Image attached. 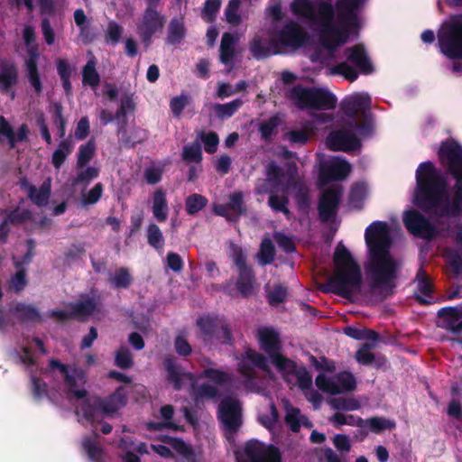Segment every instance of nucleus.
Returning <instances> with one entry per match:
<instances>
[{
    "mask_svg": "<svg viewBox=\"0 0 462 462\" xmlns=\"http://www.w3.org/2000/svg\"><path fill=\"white\" fill-rule=\"evenodd\" d=\"M439 157L456 180L454 189L448 190L445 179L431 162L420 163L416 171L417 188L412 202L428 212L430 219L415 209L406 210L402 217L407 230L424 239L442 236L449 218L462 212V147L454 141L444 142Z\"/></svg>",
    "mask_w": 462,
    "mask_h": 462,
    "instance_id": "obj_1",
    "label": "nucleus"
},
{
    "mask_svg": "<svg viewBox=\"0 0 462 462\" xmlns=\"http://www.w3.org/2000/svg\"><path fill=\"white\" fill-rule=\"evenodd\" d=\"M368 1L337 0L332 6L328 2L314 5L310 0H292L290 10L311 23L319 40L318 58L330 60L338 56L341 45L358 35L363 23L360 11Z\"/></svg>",
    "mask_w": 462,
    "mask_h": 462,
    "instance_id": "obj_2",
    "label": "nucleus"
},
{
    "mask_svg": "<svg viewBox=\"0 0 462 462\" xmlns=\"http://www.w3.org/2000/svg\"><path fill=\"white\" fill-rule=\"evenodd\" d=\"M52 376L64 380L62 393L75 405L78 420L97 428L104 417H113L126 404V390L118 387L114 393L104 400L88 396L85 389L86 373L82 369H68L57 360H51L44 378Z\"/></svg>",
    "mask_w": 462,
    "mask_h": 462,
    "instance_id": "obj_3",
    "label": "nucleus"
},
{
    "mask_svg": "<svg viewBox=\"0 0 462 462\" xmlns=\"http://www.w3.org/2000/svg\"><path fill=\"white\" fill-rule=\"evenodd\" d=\"M394 225L383 221L370 224L365 233V240L368 249L365 263L366 279L371 293L379 299H384L394 287L397 263L389 251L391 233Z\"/></svg>",
    "mask_w": 462,
    "mask_h": 462,
    "instance_id": "obj_4",
    "label": "nucleus"
},
{
    "mask_svg": "<svg viewBox=\"0 0 462 462\" xmlns=\"http://www.w3.org/2000/svg\"><path fill=\"white\" fill-rule=\"evenodd\" d=\"M371 99L366 93L347 96L342 104V112L346 116L343 129L331 132L326 145L334 151L352 152L360 147L361 138L369 136L372 125L368 121Z\"/></svg>",
    "mask_w": 462,
    "mask_h": 462,
    "instance_id": "obj_5",
    "label": "nucleus"
},
{
    "mask_svg": "<svg viewBox=\"0 0 462 462\" xmlns=\"http://www.w3.org/2000/svg\"><path fill=\"white\" fill-rule=\"evenodd\" d=\"M168 379L176 389L187 387L196 402L214 399L217 393L233 387L232 378L216 369L206 370L198 379L184 372L172 360L167 361Z\"/></svg>",
    "mask_w": 462,
    "mask_h": 462,
    "instance_id": "obj_6",
    "label": "nucleus"
},
{
    "mask_svg": "<svg viewBox=\"0 0 462 462\" xmlns=\"http://www.w3.org/2000/svg\"><path fill=\"white\" fill-rule=\"evenodd\" d=\"M350 171V164L342 157H332L321 163L319 186L322 192L319 211L323 221L334 217L341 196V186L337 181L346 178Z\"/></svg>",
    "mask_w": 462,
    "mask_h": 462,
    "instance_id": "obj_7",
    "label": "nucleus"
},
{
    "mask_svg": "<svg viewBox=\"0 0 462 462\" xmlns=\"http://www.w3.org/2000/svg\"><path fill=\"white\" fill-rule=\"evenodd\" d=\"M257 338L261 348L269 355L270 361L284 380L291 386L308 390L312 383L311 376L304 367L297 366L280 354L281 342L278 333L273 328L260 327L257 329Z\"/></svg>",
    "mask_w": 462,
    "mask_h": 462,
    "instance_id": "obj_8",
    "label": "nucleus"
},
{
    "mask_svg": "<svg viewBox=\"0 0 462 462\" xmlns=\"http://www.w3.org/2000/svg\"><path fill=\"white\" fill-rule=\"evenodd\" d=\"M333 263L334 271L328 282L329 290L346 298L359 293L362 286L361 268L344 245H337Z\"/></svg>",
    "mask_w": 462,
    "mask_h": 462,
    "instance_id": "obj_9",
    "label": "nucleus"
},
{
    "mask_svg": "<svg viewBox=\"0 0 462 462\" xmlns=\"http://www.w3.org/2000/svg\"><path fill=\"white\" fill-rule=\"evenodd\" d=\"M307 34L296 23H288L282 30L273 32L269 38L257 35L250 45L254 58L262 59L278 53L293 51L306 42Z\"/></svg>",
    "mask_w": 462,
    "mask_h": 462,
    "instance_id": "obj_10",
    "label": "nucleus"
},
{
    "mask_svg": "<svg viewBox=\"0 0 462 462\" xmlns=\"http://www.w3.org/2000/svg\"><path fill=\"white\" fill-rule=\"evenodd\" d=\"M339 47V53L336 59L330 60H323L319 59V50L311 55L313 61H319L328 67V71L332 75H340L346 79L354 81L358 77V71L363 74H370L374 68L372 62L363 45L357 44L345 50L344 54L346 60L339 61L342 58V47Z\"/></svg>",
    "mask_w": 462,
    "mask_h": 462,
    "instance_id": "obj_11",
    "label": "nucleus"
},
{
    "mask_svg": "<svg viewBox=\"0 0 462 462\" xmlns=\"http://www.w3.org/2000/svg\"><path fill=\"white\" fill-rule=\"evenodd\" d=\"M300 108L332 109L337 103L336 97L325 88L294 87L289 96Z\"/></svg>",
    "mask_w": 462,
    "mask_h": 462,
    "instance_id": "obj_12",
    "label": "nucleus"
},
{
    "mask_svg": "<svg viewBox=\"0 0 462 462\" xmlns=\"http://www.w3.org/2000/svg\"><path fill=\"white\" fill-rule=\"evenodd\" d=\"M295 171L291 170L289 176L280 175L276 172V167L270 165L268 168V180L264 182L266 188L262 187L260 184L257 186V191L259 193L270 192L269 206L275 211H282L284 214H288L287 208L288 200L284 196H277L274 194L275 191L280 189L282 191L289 192L291 189L290 180H294Z\"/></svg>",
    "mask_w": 462,
    "mask_h": 462,
    "instance_id": "obj_13",
    "label": "nucleus"
},
{
    "mask_svg": "<svg viewBox=\"0 0 462 462\" xmlns=\"http://www.w3.org/2000/svg\"><path fill=\"white\" fill-rule=\"evenodd\" d=\"M439 51L448 59H462V15L444 23L438 31Z\"/></svg>",
    "mask_w": 462,
    "mask_h": 462,
    "instance_id": "obj_14",
    "label": "nucleus"
},
{
    "mask_svg": "<svg viewBox=\"0 0 462 462\" xmlns=\"http://www.w3.org/2000/svg\"><path fill=\"white\" fill-rule=\"evenodd\" d=\"M332 116L328 114L315 116L313 121H306L289 128L284 134V140L291 144L302 145L307 143L315 134L320 124L330 122Z\"/></svg>",
    "mask_w": 462,
    "mask_h": 462,
    "instance_id": "obj_15",
    "label": "nucleus"
},
{
    "mask_svg": "<svg viewBox=\"0 0 462 462\" xmlns=\"http://www.w3.org/2000/svg\"><path fill=\"white\" fill-rule=\"evenodd\" d=\"M268 363V360L255 351L252 349L245 351L238 363V369L243 376L240 384L246 390L258 392V387L253 382L254 376V368L258 367L269 373Z\"/></svg>",
    "mask_w": 462,
    "mask_h": 462,
    "instance_id": "obj_16",
    "label": "nucleus"
},
{
    "mask_svg": "<svg viewBox=\"0 0 462 462\" xmlns=\"http://www.w3.org/2000/svg\"><path fill=\"white\" fill-rule=\"evenodd\" d=\"M33 245L31 242L21 244L15 249L13 254L14 264L16 268V273L12 276L9 282V289L14 291L23 290L26 285L25 272L23 267V264H27L32 258V251Z\"/></svg>",
    "mask_w": 462,
    "mask_h": 462,
    "instance_id": "obj_17",
    "label": "nucleus"
},
{
    "mask_svg": "<svg viewBox=\"0 0 462 462\" xmlns=\"http://www.w3.org/2000/svg\"><path fill=\"white\" fill-rule=\"evenodd\" d=\"M316 384L325 393L337 394L353 391L356 387V380L347 372H343L331 377L321 374L316 378Z\"/></svg>",
    "mask_w": 462,
    "mask_h": 462,
    "instance_id": "obj_18",
    "label": "nucleus"
},
{
    "mask_svg": "<svg viewBox=\"0 0 462 462\" xmlns=\"http://www.w3.org/2000/svg\"><path fill=\"white\" fill-rule=\"evenodd\" d=\"M23 40L30 54V58L26 60L28 79L34 90L40 93L42 91V83L36 64L38 53L36 46L33 45L34 32L31 26H25L23 30Z\"/></svg>",
    "mask_w": 462,
    "mask_h": 462,
    "instance_id": "obj_19",
    "label": "nucleus"
},
{
    "mask_svg": "<svg viewBox=\"0 0 462 462\" xmlns=\"http://www.w3.org/2000/svg\"><path fill=\"white\" fill-rule=\"evenodd\" d=\"M245 452L251 462H282L278 448L258 440L249 441L245 445Z\"/></svg>",
    "mask_w": 462,
    "mask_h": 462,
    "instance_id": "obj_20",
    "label": "nucleus"
},
{
    "mask_svg": "<svg viewBox=\"0 0 462 462\" xmlns=\"http://www.w3.org/2000/svg\"><path fill=\"white\" fill-rule=\"evenodd\" d=\"M218 417L226 430H236L241 425V407L239 402L230 397L223 399L218 407Z\"/></svg>",
    "mask_w": 462,
    "mask_h": 462,
    "instance_id": "obj_21",
    "label": "nucleus"
},
{
    "mask_svg": "<svg viewBox=\"0 0 462 462\" xmlns=\"http://www.w3.org/2000/svg\"><path fill=\"white\" fill-rule=\"evenodd\" d=\"M229 254L236 263L239 271L237 290L244 296H248L253 291L254 282L250 270L245 265L244 254L238 246L231 245Z\"/></svg>",
    "mask_w": 462,
    "mask_h": 462,
    "instance_id": "obj_22",
    "label": "nucleus"
},
{
    "mask_svg": "<svg viewBox=\"0 0 462 462\" xmlns=\"http://www.w3.org/2000/svg\"><path fill=\"white\" fill-rule=\"evenodd\" d=\"M97 308V301L94 297H85L76 304H69L62 310H53L52 316L59 320L70 317L82 318L94 312Z\"/></svg>",
    "mask_w": 462,
    "mask_h": 462,
    "instance_id": "obj_23",
    "label": "nucleus"
},
{
    "mask_svg": "<svg viewBox=\"0 0 462 462\" xmlns=\"http://www.w3.org/2000/svg\"><path fill=\"white\" fill-rule=\"evenodd\" d=\"M439 327L455 334L462 333V307L444 308L438 313Z\"/></svg>",
    "mask_w": 462,
    "mask_h": 462,
    "instance_id": "obj_24",
    "label": "nucleus"
},
{
    "mask_svg": "<svg viewBox=\"0 0 462 462\" xmlns=\"http://www.w3.org/2000/svg\"><path fill=\"white\" fill-rule=\"evenodd\" d=\"M29 220L36 223L34 217L25 208H19L9 215L0 210V244L5 241L11 223H26Z\"/></svg>",
    "mask_w": 462,
    "mask_h": 462,
    "instance_id": "obj_25",
    "label": "nucleus"
},
{
    "mask_svg": "<svg viewBox=\"0 0 462 462\" xmlns=\"http://www.w3.org/2000/svg\"><path fill=\"white\" fill-rule=\"evenodd\" d=\"M17 82V72L11 63L0 64V91L6 94L11 99L15 97L14 87Z\"/></svg>",
    "mask_w": 462,
    "mask_h": 462,
    "instance_id": "obj_26",
    "label": "nucleus"
},
{
    "mask_svg": "<svg viewBox=\"0 0 462 462\" xmlns=\"http://www.w3.org/2000/svg\"><path fill=\"white\" fill-rule=\"evenodd\" d=\"M119 448L122 451V459L125 462H140L139 457L134 453V451H136L139 454L148 453V448L144 443H135L133 440V438L129 435H125L121 439Z\"/></svg>",
    "mask_w": 462,
    "mask_h": 462,
    "instance_id": "obj_27",
    "label": "nucleus"
},
{
    "mask_svg": "<svg viewBox=\"0 0 462 462\" xmlns=\"http://www.w3.org/2000/svg\"><path fill=\"white\" fill-rule=\"evenodd\" d=\"M27 134L28 128L25 125H21L14 132L6 120L3 116L0 117V143H6L10 147H14L17 142L26 138Z\"/></svg>",
    "mask_w": 462,
    "mask_h": 462,
    "instance_id": "obj_28",
    "label": "nucleus"
},
{
    "mask_svg": "<svg viewBox=\"0 0 462 462\" xmlns=\"http://www.w3.org/2000/svg\"><path fill=\"white\" fill-rule=\"evenodd\" d=\"M20 185L34 204L38 206H43L47 204L51 193L50 180H46L39 189H36L26 180H21Z\"/></svg>",
    "mask_w": 462,
    "mask_h": 462,
    "instance_id": "obj_29",
    "label": "nucleus"
},
{
    "mask_svg": "<svg viewBox=\"0 0 462 462\" xmlns=\"http://www.w3.org/2000/svg\"><path fill=\"white\" fill-rule=\"evenodd\" d=\"M214 211L219 216L226 217L229 220L235 219L244 212L243 199L241 193H234L230 196V201L227 205H215Z\"/></svg>",
    "mask_w": 462,
    "mask_h": 462,
    "instance_id": "obj_30",
    "label": "nucleus"
},
{
    "mask_svg": "<svg viewBox=\"0 0 462 462\" xmlns=\"http://www.w3.org/2000/svg\"><path fill=\"white\" fill-rule=\"evenodd\" d=\"M444 256L448 263L457 273H462V229H458L455 235L454 247L445 250Z\"/></svg>",
    "mask_w": 462,
    "mask_h": 462,
    "instance_id": "obj_31",
    "label": "nucleus"
},
{
    "mask_svg": "<svg viewBox=\"0 0 462 462\" xmlns=\"http://www.w3.org/2000/svg\"><path fill=\"white\" fill-rule=\"evenodd\" d=\"M285 422L292 431L296 432L300 430L302 426L307 428H310L312 426L310 420L301 414L298 408H295L287 402L285 403Z\"/></svg>",
    "mask_w": 462,
    "mask_h": 462,
    "instance_id": "obj_32",
    "label": "nucleus"
},
{
    "mask_svg": "<svg viewBox=\"0 0 462 462\" xmlns=\"http://www.w3.org/2000/svg\"><path fill=\"white\" fill-rule=\"evenodd\" d=\"M161 439L171 447L185 462H196V454L192 450V448L185 444L180 439H177L174 438L162 436Z\"/></svg>",
    "mask_w": 462,
    "mask_h": 462,
    "instance_id": "obj_33",
    "label": "nucleus"
},
{
    "mask_svg": "<svg viewBox=\"0 0 462 462\" xmlns=\"http://www.w3.org/2000/svg\"><path fill=\"white\" fill-rule=\"evenodd\" d=\"M162 26V19L159 14L152 9H148L143 16V22L139 26L141 32L145 38L159 30Z\"/></svg>",
    "mask_w": 462,
    "mask_h": 462,
    "instance_id": "obj_34",
    "label": "nucleus"
},
{
    "mask_svg": "<svg viewBox=\"0 0 462 462\" xmlns=\"http://www.w3.org/2000/svg\"><path fill=\"white\" fill-rule=\"evenodd\" d=\"M236 42L230 33H225L222 37L220 45V60L221 62L226 66H228V69H231L234 58V45Z\"/></svg>",
    "mask_w": 462,
    "mask_h": 462,
    "instance_id": "obj_35",
    "label": "nucleus"
},
{
    "mask_svg": "<svg viewBox=\"0 0 462 462\" xmlns=\"http://www.w3.org/2000/svg\"><path fill=\"white\" fill-rule=\"evenodd\" d=\"M396 426L395 421L383 417H373L365 420V428L367 431L373 433H381L383 430H391Z\"/></svg>",
    "mask_w": 462,
    "mask_h": 462,
    "instance_id": "obj_36",
    "label": "nucleus"
},
{
    "mask_svg": "<svg viewBox=\"0 0 462 462\" xmlns=\"http://www.w3.org/2000/svg\"><path fill=\"white\" fill-rule=\"evenodd\" d=\"M331 409L335 411H353L361 408L362 404L359 399L355 397H336L328 402Z\"/></svg>",
    "mask_w": 462,
    "mask_h": 462,
    "instance_id": "obj_37",
    "label": "nucleus"
},
{
    "mask_svg": "<svg viewBox=\"0 0 462 462\" xmlns=\"http://www.w3.org/2000/svg\"><path fill=\"white\" fill-rule=\"evenodd\" d=\"M152 213L158 221H164L168 217L166 197L162 190H157L153 194Z\"/></svg>",
    "mask_w": 462,
    "mask_h": 462,
    "instance_id": "obj_38",
    "label": "nucleus"
},
{
    "mask_svg": "<svg viewBox=\"0 0 462 462\" xmlns=\"http://www.w3.org/2000/svg\"><path fill=\"white\" fill-rule=\"evenodd\" d=\"M73 143L70 138L61 141L52 154V164L56 169H60L65 162L68 155L72 152Z\"/></svg>",
    "mask_w": 462,
    "mask_h": 462,
    "instance_id": "obj_39",
    "label": "nucleus"
},
{
    "mask_svg": "<svg viewBox=\"0 0 462 462\" xmlns=\"http://www.w3.org/2000/svg\"><path fill=\"white\" fill-rule=\"evenodd\" d=\"M418 288L416 291L417 299L423 302H430V293L432 291L431 282L429 278L424 274L422 271H420L417 274Z\"/></svg>",
    "mask_w": 462,
    "mask_h": 462,
    "instance_id": "obj_40",
    "label": "nucleus"
},
{
    "mask_svg": "<svg viewBox=\"0 0 462 462\" xmlns=\"http://www.w3.org/2000/svg\"><path fill=\"white\" fill-rule=\"evenodd\" d=\"M99 175V169L97 167H87V168H79L77 171V175L73 180L72 184L74 186L78 185H88L93 180L97 178Z\"/></svg>",
    "mask_w": 462,
    "mask_h": 462,
    "instance_id": "obj_41",
    "label": "nucleus"
},
{
    "mask_svg": "<svg viewBox=\"0 0 462 462\" xmlns=\"http://www.w3.org/2000/svg\"><path fill=\"white\" fill-rule=\"evenodd\" d=\"M368 195V185L365 182H358L353 186L350 191L349 201L353 207L358 208Z\"/></svg>",
    "mask_w": 462,
    "mask_h": 462,
    "instance_id": "obj_42",
    "label": "nucleus"
},
{
    "mask_svg": "<svg viewBox=\"0 0 462 462\" xmlns=\"http://www.w3.org/2000/svg\"><path fill=\"white\" fill-rule=\"evenodd\" d=\"M97 435L94 433L89 438H85L82 440L83 449L88 454L90 460L97 462L101 457L102 450L97 442Z\"/></svg>",
    "mask_w": 462,
    "mask_h": 462,
    "instance_id": "obj_43",
    "label": "nucleus"
},
{
    "mask_svg": "<svg viewBox=\"0 0 462 462\" xmlns=\"http://www.w3.org/2000/svg\"><path fill=\"white\" fill-rule=\"evenodd\" d=\"M173 415V408L170 405H165L161 409V416L163 419L162 423L151 422L148 424L150 430H160L162 428H170L178 430V426L171 420Z\"/></svg>",
    "mask_w": 462,
    "mask_h": 462,
    "instance_id": "obj_44",
    "label": "nucleus"
},
{
    "mask_svg": "<svg viewBox=\"0 0 462 462\" xmlns=\"http://www.w3.org/2000/svg\"><path fill=\"white\" fill-rule=\"evenodd\" d=\"M258 419L263 427L272 433H274L276 425L278 424V413L273 404L269 405L265 414L260 413Z\"/></svg>",
    "mask_w": 462,
    "mask_h": 462,
    "instance_id": "obj_45",
    "label": "nucleus"
},
{
    "mask_svg": "<svg viewBox=\"0 0 462 462\" xmlns=\"http://www.w3.org/2000/svg\"><path fill=\"white\" fill-rule=\"evenodd\" d=\"M83 83L96 88L99 82V75L96 70V64L93 60L88 61L82 71Z\"/></svg>",
    "mask_w": 462,
    "mask_h": 462,
    "instance_id": "obj_46",
    "label": "nucleus"
},
{
    "mask_svg": "<svg viewBox=\"0 0 462 462\" xmlns=\"http://www.w3.org/2000/svg\"><path fill=\"white\" fill-rule=\"evenodd\" d=\"M95 150L96 146L93 142H88L79 147L77 162L78 168H83L88 163L95 153Z\"/></svg>",
    "mask_w": 462,
    "mask_h": 462,
    "instance_id": "obj_47",
    "label": "nucleus"
},
{
    "mask_svg": "<svg viewBox=\"0 0 462 462\" xmlns=\"http://www.w3.org/2000/svg\"><path fill=\"white\" fill-rule=\"evenodd\" d=\"M132 282V277L125 268H120L110 275V282L116 288H125Z\"/></svg>",
    "mask_w": 462,
    "mask_h": 462,
    "instance_id": "obj_48",
    "label": "nucleus"
},
{
    "mask_svg": "<svg viewBox=\"0 0 462 462\" xmlns=\"http://www.w3.org/2000/svg\"><path fill=\"white\" fill-rule=\"evenodd\" d=\"M242 100L236 99L232 102L224 105H216L214 106L215 113L220 118H227L234 115V113L241 106Z\"/></svg>",
    "mask_w": 462,
    "mask_h": 462,
    "instance_id": "obj_49",
    "label": "nucleus"
},
{
    "mask_svg": "<svg viewBox=\"0 0 462 462\" xmlns=\"http://www.w3.org/2000/svg\"><path fill=\"white\" fill-rule=\"evenodd\" d=\"M185 35V29L182 21L173 20L169 28V42L171 43L180 42Z\"/></svg>",
    "mask_w": 462,
    "mask_h": 462,
    "instance_id": "obj_50",
    "label": "nucleus"
},
{
    "mask_svg": "<svg viewBox=\"0 0 462 462\" xmlns=\"http://www.w3.org/2000/svg\"><path fill=\"white\" fill-rule=\"evenodd\" d=\"M103 185L97 183L92 189L84 192L81 196V202L83 205H93L97 203L103 194Z\"/></svg>",
    "mask_w": 462,
    "mask_h": 462,
    "instance_id": "obj_51",
    "label": "nucleus"
},
{
    "mask_svg": "<svg viewBox=\"0 0 462 462\" xmlns=\"http://www.w3.org/2000/svg\"><path fill=\"white\" fill-rule=\"evenodd\" d=\"M273 255L274 248L272 244V241L268 238L263 239L261 244L260 251L258 253L259 262L262 264L270 263L273 259Z\"/></svg>",
    "mask_w": 462,
    "mask_h": 462,
    "instance_id": "obj_52",
    "label": "nucleus"
},
{
    "mask_svg": "<svg viewBox=\"0 0 462 462\" xmlns=\"http://www.w3.org/2000/svg\"><path fill=\"white\" fill-rule=\"evenodd\" d=\"M32 393L35 398L40 400L46 396L53 402L57 401V397L53 393H48L46 391V383L45 382H42V380H40L36 377H32Z\"/></svg>",
    "mask_w": 462,
    "mask_h": 462,
    "instance_id": "obj_53",
    "label": "nucleus"
},
{
    "mask_svg": "<svg viewBox=\"0 0 462 462\" xmlns=\"http://www.w3.org/2000/svg\"><path fill=\"white\" fill-rule=\"evenodd\" d=\"M207 204V199L199 194H193L186 199L187 211L194 214L202 209Z\"/></svg>",
    "mask_w": 462,
    "mask_h": 462,
    "instance_id": "obj_54",
    "label": "nucleus"
},
{
    "mask_svg": "<svg viewBox=\"0 0 462 462\" xmlns=\"http://www.w3.org/2000/svg\"><path fill=\"white\" fill-rule=\"evenodd\" d=\"M217 326V319L210 316L201 317L198 320V327L199 328L200 332L205 337L210 336L211 334L215 333Z\"/></svg>",
    "mask_w": 462,
    "mask_h": 462,
    "instance_id": "obj_55",
    "label": "nucleus"
},
{
    "mask_svg": "<svg viewBox=\"0 0 462 462\" xmlns=\"http://www.w3.org/2000/svg\"><path fill=\"white\" fill-rule=\"evenodd\" d=\"M32 344L39 349L41 353H45L42 342L40 339L33 338L32 342H28L27 345L23 347V354L20 356L21 361L27 365H30L33 363L32 356L29 351V348L32 346Z\"/></svg>",
    "mask_w": 462,
    "mask_h": 462,
    "instance_id": "obj_56",
    "label": "nucleus"
},
{
    "mask_svg": "<svg viewBox=\"0 0 462 462\" xmlns=\"http://www.w3.org/2000/svg\"><path fill=\"white\" fill-rule=\"evenodd\" d=\"M183 159L189 162H199L202 157V152L199 144L193 143L187 145L183 149Z\"/></svg>",
    "mask_w": 462,
    "mask_h": 462,
    "instance_id": "obj_57",
    "label": "nucleus"
},
{
    "mask_svg": "<svg viewBox=\"0 0 462 462\" xmlns=\"http://www.w3.org/2000/svg\"><path fill=\"white\" fill-rule=\"evenodd\" d=\"M147 236H148V242L152 246H153L157 249L162 248L163 236H162V234L160 230V228L156 225L152 224L149 226Z\"/></svg>",
    "mask_w": 462,
    "mask_h": 462,
    "instance_id": "obj_58",
    "label": "nucleus"
},
{
    "mask_svg": "<svg viewBox=\"0 0 462 462\" xmlns=\"http://www.w3.org/2000/svg\"><path fill=\"white\" fill-rule=\"evenodd\" d=\"M199 139L204 144V149L206 152L209 153L216 152L218 144V137L215 133H201L199 134Z\"/></svg>",
    "mask_w": 462,
    "mask_h": 462,
    "instance_id": "obj_59",
    "label": "nucleus"
},
{
    "mask_svg": "<svg viewBox=\"0 0 462 462\" xmlns=\"http://www.w3.org/2000/svg\"><path fill=\"white\" fill-rule=\"evenodd\" d=\"M189 101V97L184 94L174 97L170 102V106L173 115L175 116H180L184 108L188 106Z\"/></svg>",
    "mask_w": 462,
    "mask_h": 462,
    "instance_id": "obj_60",
    "label": "nucleus"
},
{
    "mask_svg": "<svg viewBox=\"0 0 462 462\" xmlns=\"http://www.w3.org/2000/svg\"><path fill=\"white\" fill-rule=\"evenodd\" d=\"M266 13L274 21L282 20L283 17L282 0H270Z\"/></svg>",
    "mask_w": 462,
    "mask_h": 462,
    "instance_id": "obj_61",
    "label": "nucleus"
},
{
    "mask_svg": "<svg viewBox=\"0 0 462 462\" xmlns=\"http://www.w3.org/2000/svg\"><path fill=\"white\" fill-rule=\"evenodd\" d=\"M333 445L341 453H348L351 450V441L345 434H337L332 439Z\"/></svg>",
    "mask_w": 462,
    "mask_h": 462,
    "instance_id": "obj_62",
    "label": "nucleus"
},
{
    "mask_svg": "<svg viewBox=\"0 0 462 462\" xmlns=\"http://www.w3.org/2000/svg\"><path fill=\"white\" fill-rule=\"evenodd\" d=\"M220 5V0H207L202 13L204 20L207 22H211L218 11Z\"/></svg>",
    "mask_w": 462,
    "mask_h": 462,
    "instance_id": "obj_63",
    "label": "nucleus"
},
{
    "mask_svg": "<svg viewBox=\"0 0 462 462\" xmlns=\"http://www.w3.org/2000/svg\"><path fill=\"white\" fill-rule=\"evenodd\" d=\"M116 363L121 368H128L132 365V356L129 350L125 347H121L116 355Z\"/></svg>",
    "mask_w": 462,
    "mask_h": 462,
    "instance_id": "obj_64",
    "label": "nucleus"
}]
</instances>
